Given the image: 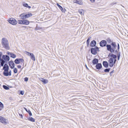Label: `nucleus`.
Returning <instances> with one entry per match:
<instances>
[{"instance_id":"obj_16","label":"nucleus","mask_w":128,"mask_h":128,"mask_svg":"<svg viewBox=\"0 0 128 128\" xmlns=\"http://www.w3.org/2000/svg\"><path fill=\"white\" fill-rule=\"evenodd\" d=\"M96 44V42L95 40L92 41L90 44V46L92 47L94 46Z\"/></svg>"},{"instance_id":"obj_21","label":"nucleus","mask_w":128,"mask_h":128,"mask_svg":"<svg viewBox=\"0 0 128 128\" xmlns=\"http://www.w3.org/2000/svg\"><path fill=\"white\" fill-rule=\"evenodd\" d=\"M98 60L96 58L92 60V63L94 64H96L98 62Z\"/></svg>"},{"instance_id":"obj_17","label":"nucleus","mask_w":128,"mask_h":128,"mask_svg":"<svg viewBox=\"0 0 128 128\" xmlns=\"http://www.w3.org/2000/svg\"><path fill=\"white\" fill-rule=\"evenodd\" d=\"M103 64L105 68H107L108 66V63L106 61H104L103 62Z\"/></svg>"},{"instance_id":"obj_33","label":"nucleus","mask_w":128,"mask_h":128,"mask_svg":"<svg viewBox=\"0 0 128 128\" xmlns=\"http://www.w3.org/2000/svg\"><path fill=\"white\" fill-rule=\"evenodd\" d=\"M110 70V68H106L104 70V71L105 72H108Z\"/></svg>"},{"instance_id":"obj_38","label":"nucleus","mask_w":128,"mask_h":128,"mask_svg":"<svg viewBox=\"0 0 128 128\" xmlns=\"http://www.w3.org/2000/svg\"><path fill=\"white\" fill-rule=\"evenodd\" d=\"M9 76H10L11 75V70H10L9 72L8 71Z\"/></svg>"},{"instance_id":"obj_32","label":"nucleus","mask_w":128,"mask_h":128,"mask_svg":"<svg viewBox=\"0 0 128 128\" xmlns=\"http://www.w3.org/2000/svg\"><path fill=\"white\" fill-rule=\"evenodd\" d=\"M3 87L4 89L6 90H8L9 89V88L6 86L3 85Z\"/></svg>"},{"instance_id":"obj_7","label":"nucleus","mask_w":128,"mask_h":128,"mask_svg":"<svg viewBox=\"0 0 128 128\" xmlns=\"http://www.w3.org/2000/svg\"><path fill=\"white\" fill-rule=\"evenodd\" d=\"M106 47L107 50L110 51L111 52H114V50L113 48H112L110 45H106Z\"/></svg>"},{"instance_id":"obj_51","label":"nucleus","mask_w":128,"mask_h":128,"mask_svg":"<svg viewBox=\"0 0 128 128\" xmlns=\"http://www.w3.org/2000/svg\"><path fill=\"white\" fill-rule=\"evenodd\" d=\"M116 62H115V61H114V64H115L116 63Z\"/></svg>"},{"instance_id":"obj_15","label":"nucleus","mask_w":128,"mask_h":128,"mask_svg":"<svg viewBox=\"0 0 128 128\" xmlns=\"http://www.w3.org/2000/svg\"><path fill=\"white\" fill-rule=\"evenodd\" d=\"M23 24L28 25L30 23L29 21L26 20H23Z\"/></svg>"},{"instance_id":"obj_2","label":"nucleus","mask_w":128,"mask_h":128,"mask_svg":"<svg viewBox=\"0 0 128 128\" xmlns=\"http://www.w3.org/2000/svg\"><path fill=\"white\" fill-rule=\"evenodd\" d=\"M2 44L3 46L7 50L10 49L8 40L6 38H3L2 40Z\"/></svg>"},{"instance_id":"obj_37","label":"nucleus","mask_w":128,"mask_h":128,"mask_svg":"<svg viewBox=\"0 0 128 128\" xmlns=\"http://www.w3.org/2000/svg\"><path fill=\"white\" fill-rule=\"evenodd\" d=\"M28 80V78L27 77H26L24 78V80L25 81H27Z\"/></svg>"},{"instance_id":"obj_8","label":"nucleus","mask_w":128,"mask_h":128,"mask_svg":"<svg viewBox=\"0 0 128 128\" xmlns=\"http://www.w3.org/2000/svg\"><path fill=\"white\" fill-rule=\"evenodd\" d=\"M106 42L105 40H102L100 43V45L101 46L103 47L105 46L106 44Z\"/></svg>"},{"instance_id":"obj_42","label":"nucleus","mask_w":128,"mask_h":128,"mask_svg":"<svg viewBox=\"0 0 128 128\" xmlns=\"http://www.w3.org/2000/svg\"><path fill=\"white\" fill-rule=\"evenodd\" d=\"M118 56V60L120 58V54H117Z\"/></svg>"},{"instance_id":"obj_34","label":"nucleus","mask_w":128,"mask_h":128,"mask_svg":"<svg viewBox=\"0 0 128 128\" xmlns=\"http://www.w3.org/2000/svg\"><path fill=\"white\" fill-rule=\"evenodd\" d=\"M14 72L15 73H16L17 72V70L16 68H15L14 69Z\"/></svg>"},{"instance_id":"obj_46","label":"nucleus","mask_w":128,"mask_h":128,"mask_svg":"<svg viewBox=\"0 0 128 128\" xmlns=\"http://www.w3.org/2000/svg\"><path fill=\"white\" fill-rule=\"evenodd\" d=\"M90 0L92 2H95V0Z\"/></svg>"},{"instance_id":"obj_20","label":"nucleus","mask_w":128,"mask_h":128,"mask_svg":"<svg viewBox=\"0 0 128 128\" xmlns=\"http://www.w3.org/2000/svg\"><path fill=\"white\" fill-rule=\"evenodd\" d=\"M57 6H58L59 8L62 11V12H65L64 9H63L58 4H57Z\"/></svg>"},{"instance_id":"obj_49","label":"nucleus","mask_w":128,"mask_h":128,"mask_svg":"<svg viewBox=\"0 0 128 128\" xmlns=\"http://www.w3.org/2000/svg\"><path fill=\"white\" fill-rule=\"evenodd\" d=\"M114 59V61H115V62L116 61V58Z\"/></svg>"},{"instance_id":"obj_39","label":"nucleus","mask_w":128,"mask_h":128,"mask_svg":"<svg viewBox=\"0 0 128 128\" xmlns=\"http://www.w3.org/2000/svg\"><path fill=\"white\" fill-rule=\"evenodd\" d=\"M20 93L22 95L24 94V92L23 91H20Z\"/></svg>"},{"instance_id":"obj_5","label":"nucleus","mask_w":128,"mask_h":128,"mask_svg":"<svg viewBox=\"0 0 128 128\" xmlns=\"http://www.w3.org/2000/svg\"><path fill=\"white\" fill-rule=\"evenodd\" d=\"M114 59L112 58H110L108 61L109 66L110 67L113 66L114 65Z\"/></svg>"},{"instance_id":"obj_19","label":"nucleus","mask_w":128,"mask_h":128,"mask_svg":"<svg viewBox=\"0 0 128 128\" xmlns=\"http://www.w3.org/2000/svg\"><path fill=\"white\" fill-rule=\"evenodd\" d=\"M4 75L5 76H9L8 70H4L3 72Z\"/></svg>"},{"instance_id":"obj_50","label":"nucleus","mask_w":128,"mask_h":128,"mask_svg":"<svg viewBox=\"0 0 128 128\" xmlns=\"http://www.w3.org/2000/svg\"><path fill=\"white\" fill-rule=\"evenodd\" d=\"M20 116H21V118H22V115L21 114V115H20Z\"/></svg>"},{"instance_id":"obj_4","label":"nucleus","mask_w":128,"mask_h":128,"mask_svg":"<svg viewBox=\"0 0 128 128\" xmlns=\"http://www.w3.org/2000/svg\"><path fill=\"white\" fill-rule=\"evenodd\" d=\"M8 22L10 24L14 25H16L17 23V21L15 19L12 18H11L9 19Z\"/></svg>"},{"instance_id":"obj_44","label":"nucleus","mask_w":128,"mask_h":128,"mask_svg":"<svg viewBox=\"0 0 128 128\" xmlns=\"http://www.w3.org/2000/svg\"><path fill=\"white\" fill-rule=\"evenodd\" d=\"M118 50L120 48V47H119V44L118 43Z\"/></svg>"},{"instance_id":"obj_12","label":"nucleus","mask_w":128,"mask_h":128,"mask_svg":"<svg viewBox=\"0 0 128 128\" xmlns=\"http://www.w3.org/2000/svg\"><path fill=\"white\" fill-rule=\"evenodd\" d=\"M20 19H22L23 20L26 19L25 15V13H24L21 14L20 15Z\"/></svg>"},{"instance_id":"obj_22","label":"nucleus","mask_w":128,"mask_h":128,"mask_svg":"<svg viewBox=\"0 0 128 128\" xmlns=\"http://www.w3.org/2000/svg\"><path fill=\"white\" fill-rule=\"evenodd\" d=\"M111 45L112 46V48H113L114 50V51L116 47V43L115 42H112L111 44Z\"/></svg>"},{"instance_id":"obj_41","label":"nucleus","mask_w":128,"mask_h":128,"mask_svg":"<svg viewBox=\"0 0 128 128\" xmlns=\"http://www.w3.org/2000/svg\"><path fill=\"white\" fill-rule=\"evenodd\" d=\"M7 54L9 55H10V56L11 55V54H12V53H11L9 52H7Z\"/></svg>"},{"instance_id":"obj_27","label":"nucleus","mask_w":128,"mask_h":128,"mask_svg":"<svg viewBox=\"0 0 128 128\" xmlns=\"http://www.w3.org/2000/svg\"><path fill=\"white\" fill-rule=\"evenodd\" d=\"M91 37H88V39L87 40V42H86V43L87 44V45L88 46L89 45V43H90L89 40H90L91 39Z\"/></svg>"},{"instance_id":"obj_53","label":"nucleus","mask_w":128,"mask_h":128,"mask_svg":"<svg viewBox=\"0 0 128 128\" xmlns=\"http://www.w3.org/2000/svg\"><path fill=\"white\" fill-rule=\"evenodd\" d=\"M1 110V108H0V111Z\"/></svg>"},{"instance_id":"obj_47","label":"nucleus","mask_w":128,"mask_h":128,"mask_svg":"<svg viewBox=\"0 0 128 128\" xmlns=\"http://www.w3.org/2000/svg\"><path fill=\"white\" fill-rule=\"evenodd\" d=\"M24 108L26 111H27V112H28L27 109L26 108Z\"/></svg>"},{"instance_id":"obj_9","label":"nucleus","mask_w":128,"mask_h":128,"mask_svg":"<svg viewBox=\"0 0 128 128\" xmlns=\"http://www.w3.org/2000/svg\"><path fill=\"white\" fill-rule=\"evenodd\" d=\"M98 50V48L96 47V49L92 48L91 49V53L94 54H96V50Z\"/></svg>"},{"instance_id":"obj_31","label":"nucleus","mask_w":128,"mask_h":128,"mask_svg":"<svg viewBox=\"0 0 128 128\" xmlns=\"http://www.w3.org/2000/svg\"><path fill=\"white\" fill-rule=\"evenodd\" d=\"M111 56L113 59L116 58V56L112 54H111Z\"/></svg>"},{"instance_id":"obj_10","label":"nucleus","mask_w":128,"mask_h":128,"mask_svg":"<svg viewBox=\"0 0 128 128\" xmlns=\"http://www.w3.org/2000/svg\"><path fill=\"white\" fill-rule=\"evenodd\" d=\"M9 65L11 68H13L14 67V64L12 61H10L9 62Z\"/></svg>"},{"instance_id":"obj_48","label":"nucleus","mask_w":128,"mask_h":128,"mask_svg":"<svg viewBox=\"0 0 128 128\" xmlns=\"http://www.w3.org/2000/svg\"><path fill=\"white\" fill-rule=\"evenodd\" d=\"M32 54V53H30V54H29V55H28V56H30Z\"/></svg>"},{"instance_id":"obj_1","label":"nucleus","mask_w":128,"mask_h":128,"mask_svg":"<svg viewBox=\"0 0 128 128\" xmlns=\"http://www.w3.org/2000/svg\"><path fill=\"white\" fill-rule=\"evenodd\" d=\"M2 55V53L0 52V63L1 62V66H3L5 62L9 60L10 58L7 55H4L2 56V58H1V56Z\"/></svg>"},{"instance_id":"obj_26","label":"nucleus","mask_w":128,"mask_h":128,"mask_svg":"<svg viewBox=\"0 0 128 128\" xmlns=\"http://www.w3.org/2000/svg\"><path fill=\"white\" fill-rule=\"evenodd\" d=\"M23 5L24 6L28 8H31V7L30 6H28V4H27L24 3H23Z\"/></svg>"},{"instance_id":"obj_3","label":"nucleus","mask_w":128,"mask_h":128,"mask_svg":"<svg viewBox=\"0 0 128 128\" xmlns=\"http://www.w3.org/2000/svg\"><path fill=\"white\" fill-rule=\"evenodd\" d=\"M0 122L2 124H7L8 123V120L2 116H0Z\"/></svg>"},{"instance_id":"obj_52","label":"nucleus","mask_w":128,"mask_h":128,"mask_svg":"<svg viewBox=\"0 0 128 128\" xmlns=\"http://www.w3.org/2000/svg\"><path fill=\"white\" fill-rule=\"evenodd\" d=\"M86 68H87V69H88V68H87V66H86Z\"/></svg>"},{"instance_id":"obj_28","label":"nucleus","mask_w":128,"mask_h":128,"mask_svg":"<svg viewBox=\"0 0 128 128\" xmlns=\"http://www.w3.org/2000/svg\"><path fill=\"white\" fill-rule=\"evenodd\" d=\"M78 12L82 15L84 14V11L82 9H80L78 10Z\"/></svg>"},{"instance_id":"obj_6","label":"nucleus","mask_w":128,"mask_h":128,"mask_svg":"<svg viewBox=\"0 0 128 128\" xmlns=\"http://www.w3.org/2000/svg\"><path fill=\"white\" fill-rule=\"evenodd\" d=\"M22 62L24 64V60L22 58H16L14 60L15 63L16 64H18L20 63V62Z\"/></svg>"},{"instance_id":"obj_14","label":"nucleus","mask_w":128,"mask_h":128,"mask_svg":"<svg viewBox=\"0 0 128 128\" xmlns=\"http://www.w3.org/2000/svg\"><path fill=\"white\" fill-rule=\"evenodd\" d=\"M96 67L97 69L100 70L102 68V66L101 64L98 63L96 64Z\"/></svg>"},{"instance_id":"obj_40","label":"nucleus","mask_w":128,"mask_h":128,"mask_svg":"<svg viewBox=\"0 0 128 128\" xmlns=\"http://www.w3.org/2000/svg\"><path fill=\"white\" fill-rule=\"evenodd\" d=\"M30 52H25V54L27 55H28H28H29V54H30Z\"/></svg>"},{"instance_id":"obj_35","label":"nucleus","mask_w":128,"mask_h":128,"mask_svg":"<svg viewBox=\"0 0 128 128\" xmlns=\"http://www.w3.org/2000/svg\"><path fill=\"white\" fill-rule=\"evenodd\" d=\"M0 107L3 108H4L3 104L0 102Z\"/></svg>"},{"instance_id":"obj_29","label":"nucleus","mask_w":128,"mask_h":128,"mask_svg":"<svg viewBox=\"0 0 128 128\" xmlns=\"http://www.w3.org/2000/svg\"><path fill=\"white\" fill-rule=\"evenodd\" d=\"M19 24H23V20H20L18 21Z\"/></svg>"},{"instance_id":"obj_43","label":"nucleus","mask_w":128,"mask_h":128,"mask_svg":"<svg viewBox=\"0 0 128 128\" xmlns=\"http://www.w3.org/2000/svg\"><path fill=\"white\" fill-rule=\"evenodd\" d=\"M114 70H113V71H112V72H110V76H112V73H114Z\"/></svg>"},{"instance_id":"obj_45","label":"nucleus","mask_w":128,"mask_h":128,"mask_svg":"<svg viewBox=\"0 0 128 128\" xmlns=\"http://www.w3.org/2000/svg\"><path fill=\"white\" fill-rule=\"evenodd\" d=\"M17 67L18 68H20L21 67V66L20 65H18L17 66Z\"/></svg>"},{"instance_id":"obj_24","label":"nucleus","mask_w":128,"mask_h":128,"mask_svg":"<svg viewBox=\"0 0 128 128\" xmlns=\"http://www.w3.org/2000/svg\"><path fill=\"white\" fill-rule=\"evenodd\" d=\"M25 15L26 18H27L32 16V15L31 13L26 14L25 13Z\"/></svg>"},{"instance_id":"obj_11","label":"nucleus","mask_w":128,"mask_h":128,"mask_svg":"<svg viewBox=\"0 0 128 128\" xmlns=\"http://www.w3.org/2000/svg\"><path fill=\"white\" fill-rule=\"evenodd\" d=\"M73 2L74 3H76L80 5L83 4V2L81 0H74Z\"/></svg>"},{"instance_id":"obj_25","label":"nucleus","mask_w":128,"mask_h":128,"mask_svg":"<svg viewBox=\"0 0 128 128\" xmlns=\"http://www.w3.org/2000/svg\"><path fill=\"white\" fill-rule=\"evenodd\" d=\"M31 59L33 61H35L36 60L34 54L32 53L30 56Z\"/></svg>"},{"instance_id":"obj_30","label":"nucleus","mask_w":128,"mask_h":128,"mask_svg":"<svg viewBox=\"0 0 128 128\" xmlns=\"http://www.w3.org/2000/svg\"><path fill=\"white\" fill-rule=\"evenodd\" d=\"M10 56L13 58H15L16 57V55L12 53V54H11Z\"/></svg>"},{"instance_id":"obj_13","label":"nucleus","mask_w":128,"mask_h":128,"mask_svg":"<svg viewBox=\"0 0 128 128\" xmlns=\"http://www.w3.org/2000/svg\"><path fill=\"white\" fill-rule=\"evenodd\" d=\"M39 79L44 84H47L48 82V80L46 79H44V78H40Z\"/></svg>"},{"instance_id":"obj_23","label":"nucleus","mask_w":128,"mask_h":128,"mask_svg":"<svg viewBox=\"0 0 128 128\" xmlns=\"http://www.w3.org/2000/svg\"><path fill=\"white\" fill-rule=\"evenodd\" d=\"M28 120L33 122H34L35 121V119L32 117H29L28 118Z\"/></svg>"},{"instance_id":"obj_36","label":"nucleus","mask_w":128,"mask_h":128,"mask_svg":"<svg viewBox=\"0 0 128 128\" xmlns=\"http://www.w3.org/2000/svg\"><path fill=\"white\" fill-rule=\"evenodd\" d=\"M28 112L30 116H31L32 115V114L31 112V111L30 110H28Z\"/></svg>"},{"instance_id":"obj_18","label":"nucleus","mask_w":128,"mask_h":128,"mask_svg":"<svg viewBox=\"0 0 128 128\" xmlns=\"http://www.w3.org/2000/svg\"><path fill=\"white\" fill-rule=\"evenodd\" d=\"M3 69L4 70H8V66L7 64H5L3 67Z\"/></svg>"}]
</instances>
